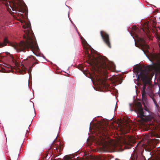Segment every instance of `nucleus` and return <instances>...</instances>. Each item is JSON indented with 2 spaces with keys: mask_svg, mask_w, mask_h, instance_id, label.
<instances>
[{
  "mask_svg": "<svg viewBox=\"0 0 160 160\" xmlns=\"http://www.w3.org/2000/svg\"><path fill=\"white\" fill-rule=\"evenodd\" d=\"M10 6L13 11L24 12V10L21 4L18 2V0L12 2V6Z\"/></svg>",
  "mask_w": 160,
  "mask_h": 160,
  "instance_id": "obj_6",
  "label": "nucleus"
},
{
  "mask_svg": "<svg viewBox=\"0 0 160 160\" xmlns=\"http://www.w3.org/2000/svg\"><path fill=\"white\" fill-rule=\"evenodd\" d=\"M64 160H74L73 157H71L69 155L65 156L64 157Z\"/></svg>",
  "mask_w": 160,
  "mask_h": 160,
  "instance_id": "obj_12",
  "label": "nucleus"
},
{
  "mask_svg": "<svg viewBox=\"0 0 160 160\" xmlns=\"http://www.w3.org/2000/svg\"><path fill=\"white\" fill-rule=\"evenodd\" d=\"M5 64L6 65L5 66L6 67H7L8 68H10L11 67V66L10 65H8L7 64Z\"/></svg>",
  "mask_w": 160,
  "mask_h": 160,
  "instance_id": "obj_16",
  "label": "nucleus"
},
{
  "mask_svg": "<svg viewBox=\"0 0 160 160\" xmlns=\"http://www.w3.org/2000/svg\"><path fill=\"white\" fill-rule=\"evenodd\" d=\"M138 158V156L136 154L134 153L133 156H131V160H137Z\"/></svg>",
  "mask_w": 160,
  "mask_h": 160,
  "instance_id": "obj_13",
  "label": "nucleus"
},
{
  "mask_svg": "<svg viewBox=\"0 0 160 160\" xmlns=\"http://www.w3.org/2000/svg\"><path fill=\"white\" fill-rule=\"evenodd\" d=\"M32 57L33 58V59H35V58H35V57H33V56H32Z\"/></svg>",
  "mask_w": 160,
  "mask_h": 160,
  "instance_id": "obj_18",
  "label": "nucleus"
},
{
  "mask_svg": "<svg viewBox=\"0 0 160 160\" xmlns=\"http://www.w3.org/2000/svg\"><path fill=\"white\" fill-rule=\"evenodd\" d=\"M159 20H160V17L159 18Z\"/></svg>",
  "mask_w": 160,
  "mask_h": 160,
  "instance_id": "obj_23",
  "label": "nucleus"
},
{
  "mask_svg": "<svg viewBox=\"0 0 160 160\" xmlns=\"http://www.w3.org/2000/svg\"><path fill=\"white\" fill-rule=\"evenodd\" d=\"M158 45L160 49L159 53H152L150 55V60L156 63H153V65L143 66L140 69V73L138 75V78H140L143 82L142 93L144 108H142L141 103L138 102L135 105V111L138 113L141 120L145 122L154 120L153 116L150 115V109L147 107L148 100L147 95L151 97L155 105L156 106L158 105L157 102L152 92L150 82L152 79L151 71L155 68L160 70V39H159Z\"/></svg>",
  "mask_w": 160,
  "mask_h": 160,
  "instance_id": "obj_1",
  "label": "nucleus"
},
{
  "mask_svg": "<svg viewBox=\"0 0 160 160\" xmlns=\"http://www.w3.org/2000/svg\"><path fill=\"white\" fill-rule=\"evenodd\" d=\"M109 128L108 126L100 125L99 126L97 127L96 128L97 133L100 134V137L102 136L106 137L109 132Z\"/></svg>",
  "mask_w": 160,
  "mask_h": 160,
  "instance_id": "obj_4",
  "label": "nucleus"
},
{
  "mask_svg": "<svg viewBox=\"0 0 160 160\" xmlns=\"http://www.w3.org/2000/svg\"><path fill=\"white\" fill-rule=\"evenodd\" d=\"M147 30H148V31H149V27H148H148L147 28Z\"/></svg>",
  "mask_w": 160,
  "mask_h": 160,
  "instance_id": "obj_17",
  "label": "nucleus"
},
{
  "mask_svg": "<svg viewBox=\"0 0 160 160\" xmlns=\"http://www.w3.org/2000/svg\"><path fill=\"white\" fill-rule=\"evenodd\" d=\"M7 0H0V5L2 4L7 6L6 2Z\"/></svg>",
  "mask_w": 160,
  "mask_h": 160,
  "instance_id": "obj_14",
  "label": "nucleus"
},
{
  "mask_svg": "<svg viewBox=\"0 0 160 160\" xmlns=\"http://www.w3.org/2000/svg\"><path fill=\"white\" fill-rule=\"evenodd\" d=\"M30 26H31V25H30L29 24H28L27 25V26H23V27L24 28H31L30 27Z\"/></svg>",
  "mask_w": 160,
  "mask_h": 160,
  "instance_id": "obj_15",
  "label": "nucleus"
},
{
  "mask_svg": "<svg viewBox=\"0 0 160 160\" xmlns=\"http://www.w3.org/2000/svg\"><path fill=\"white\" fill-rule=\"evenodd\" d=\"M84 52L88 59V63L92 66L95 71L99 74L98 80L102 84H104L108 79V70H112L115 69V65L113 63L108 61L104 57L99 56L95 57L89 53H93L94 50L83 38H81Z\"/></svg>",
  "mask_w": 160,
  "mask_h": 160,
  "instance_id": "obj_2",
  "label": "nucleus"
},
{
  "mask_svg": "<svg viewBox=\"0 0 160 160\" xmlns=\"http://www.w3.org/2000/svg\"><path fill=\"white\" fill-rule=\"evenodd\" d=\"M102 142L101 143L103 144V147L107 149H113L115 148V145L112 142L106 141Z\"/></svg>",
  "mask_w": 160,
  "mask_h": 160,
  "instance_id": "obj_7",
  "label": "nucleus"
},
{
  "mask_svg": "<svg viewBox=\"0 0 160 160\" xmlns=\"http://www.w3.org/2000/svg\"><path fill=\"white\" fill-rule=\"evenodd\" d=\"M9 43V41L7 38H4L3 43L0 42V47H3L7 45V44Z\"/></svg>",
  "mask_w": 160,
  "mask_h": 160,
  "instance_id": "obj_10",
  "label": "nucleus"
},
{
  "mask_svg": "<svg viewBox=\"0 0 160 160\" xmlns=\"http://www.w3.org/2000/svg\"><path fill=\"white\" fill-rule=\"evenodd\" d=\"M55 148L58 152H60L63 149V146L61 145L56 146Z\"/></svg>",
  "mask_w": 160,
  "mask_h": 160,
  "instance_id": "obj_11",
  "label": "nucleus"
},
{
  "mask_svg": "<svg viewBox=\"0 0 160 160\" xmlns=\"http://www.w3.org/2000/svg\"><path fill=\"white\" fill-rule=\"evenodd\" d=\"M100 34L103 41L108 47L111 48V46L108 34L105 31L102 30L100 31Z\"/></svg>",
  "mask_w": 160,
  "mask_h": 160,
  "instance_id": "obj_5",
  "label": "nucleus"
},
{
  "mask_svg": "<svg viewBox=\"0 0 160 160\" xmlns=\"http://www.w3.org/2000/svg\"><path fill=\"white\" fill-rule=\"evenodd\" d=\"M102 139H103V138H102Z\"/></svg>",
  "mask_w": 160,
  "mask_h": 160,
  "instance_id": "obj_22",
  "label": "nucleus"
},
{
  "mask_svg": "<svg viewBox=\"0 0 160 160\" xmlns=\"http://www.w3.org/2000/svg\"><path fill=\"white\" fill-rule=\"evenodd\" d=\"M2 72H5V71H2Z\"/></svg>",
  "mask_w": 160,
  "mask_h": 160,
  "instance_id": "obj_19",
  "label": "nucleus"
},
{
  "mask_svg": "<svg viewBox=\"0 0 160 160\" xmlns=\"http://www.w3.org/2000/svg\"><path fill=\"white\" fill-rule=\"evenodd\" d=\"M126 141H125V143H126Z\"/></svg>",
  "mask_w": 160,
  "mask_h": 160,
  "instance_id": "obj_21",
  "label": "nucleus"
},
{
  "mask_svg": "<svg viewBox=\"0 0 160 160\" xmlns=\"http://www.w3.org/2000/svg\"><path fill=\"white\" fill-rule=\"evenodd\" d=\"M150 23L152 24V27L153 28L152 29H150V30L152 32L154 33L155 34H158V30L157 28H156V20H151Z\"/></svg>",
  "mask_w": 160,
  "mask_h": 160,
  "instance_id": "obj_9",
  "label": "nucleus"
},
{
  "mask_svg": "<svg viewBox=\"0 0 160 160\" xmlns=\"http://www.w3.org/2000/svg\"><path fill=\"white\" fill-rule=\"evenodd\" d=\"M115 159H116V160H118V159L117 158H116Z\"/></svg>",
  "mask_w": 160,
  "mask_h": 160,
  "instance_id": "obj_20",
  "label": "nucleus"
},
{
  "mask_svg": "<svg viewBox=\"0 0 160 160\" xmlns=\"http://www.w3.org/2000/svg\"><path fill=\"white\" fill-rule=\"evenodd\" d=\"M24 38L26 39V41H22L19 43H17L15 48L17 52L22 51L25 52L26 50L28 51L30 49L34 52H38L39 48L37 45V43L35 36L32 33H30L29 31L25 35Z\"/></svg>",
  "mask_w": 160,
  "mask_h": 160,
  "instance_id": "obj_3",
  "label": "nucleus"
},
{
  "mask_svg": "<svg viewBox=\"0 0 160 160\" xmlns=\"http://www.w3.org/2000/svg\"><path fill=\"white\" fill-rule=\"evenodd\" d=\"M135 37L137 39L138 42H139L140 44L142 47H145V48L147 49L149 48V46L146 44L144 39L138 37L137 35H136Z\"/></svg>",
  "mask_w": 160,
  "mask_h": 160,
  "instance_id": "obj_8",
  "label": "nucleus"
}]
</instances>
